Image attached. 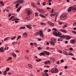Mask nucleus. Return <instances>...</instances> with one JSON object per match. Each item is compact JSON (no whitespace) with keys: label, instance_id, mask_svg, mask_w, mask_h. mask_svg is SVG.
<instances>
[{"label":"nucleus","instance_id":"23","mask_svg":"<svg viewBox=\"0 0 76 76\" xmlns=\"http://www.w3.org/2000/svg\"><path fill=\"white\" fill-rule=\"evenodd\" d=\"M45 54V53L44 52H42L41 53H40V56H44Z\"/></svg>","mask_w":76,"mask_h":76},{"label":"nucleus","instance_id":"20","mask_svg":"<svg viewBox=\"0 0 76 76\" xmlns=\"http://www.w3.org/2000/svg\"><path fill=\"white\" fill-rule=\"evenodd\" d=\"M28 65L30 68H31V69H32L33 67V66L31 64H28Z\"/></svg>","mask_w":76,"mask_h":76},{"label":"nucleus","instance_id":"27","mask_svg":"<svg viewBox=\"0 0 76 76\" xmlns=\"http://www.w3.org/2000/svg\"><path fill=\"white\" fill-rule=\"evenodd\" d=\"M68 55H69V56H74V55L72 53V52H70Z\"/></svg>","mask_w":76,"mask_h":76},{"label":"nucleus","instance_id":"51","mask_svg":"<svg viewBox=\"0 0 76 76\" xmlns=\"http://www.w3.org/2000/svg\"><path fill=\"white\" fill-rule=\"evenodd\" d=\"M6 70L7 71H9L10 70V68H6Z\"/></svg>","mask_w":76,"mask_h":76},{"label":"nucleus","instance_id":"40","mask_svg":"<svg viewBox=\"0 0 76 76\" xmlns=\"http://www.w3.org/2000/svg\"><path fill=\"white\" fill-rule=\"evenodd\" d=\"M19 4L18 3L17 4L16 6V9L18 8V6H19Z\"/></svg>","mask_w":76,"mask_h":76},{"label":"nucleus","instance_id":"7","mask_svg":"<svg viewBox=\"0 0 76 76\" xmlns=\"http://www.w3.org/2000/svg\"><path fill=\"white\" fill-rule=\"evenodd\" d=\"M40 36L42 38H44V35L42 33V31L40 30Z\"/></svg>","mask_w":76,"mask_h":76},{"label":"nucleus","instance_id":"52","mask_svg":"<svg viewBox=\"0 0 76 76\" xmlns=\"http://www.w3.org/2000/svg\"><path fill=\"white\" fill-rule=\"evenodd\" d=\"M35 16H38V13L36 12L35 13Z\"/></svg>","mask_w":76,"mask_h":76},{"label":"nucleus","instance_id":"16","mask_svg":"<svg viewBox=\"0 0 76 76\" xmlns=\"http://www.w3.org/2000/svg\"><path fill=\"white\" fill-rule=\"evenodd\" d=\"M11 54L12 56H13L14 58H16V55L14 53H12Z\"/></svg>","mask_w":76,"mask_h":76},{"label":"nucleus","instance_id":"54","mask_svg":"<svg viewBox=\"0 0 76 76\" xmlns=\"http://www.w3.org/2000/svg\"><path fill=\"white\" fill-rule=\"evenodd\" d=\"M76 22H74L73 24V26H76Z\"/></svg>","mask_w":76,"mask_h":76},{"label":"nucleus","instance_id":"34","mask_svg":"<svg viewBox=\"0 0 76 76\" xmlns=\"http://www.w3.org/2000/svg\"><path fill=\"white\" fill-rule=\"evenodd\" d=\"M40 34V32H37L35 33V35H39Z\"/></svg>","mask_w":76,"mask_h":76},{"label":"nucleus","instance_id":"19","mask_svg":"<svg viewBox=\"0 0 76 76\" xmlns=\"http://www.w3.org/2000/svg\"><path fill=\"white\" fill-rule=\"evenodd\" d=\"M63 53L64 55H66V56H69V54H68V53L66 51L64 52Z\"/></svg>","mask_w":76,"mask_h":76},{"label":"nucleus","instance_id":"31","mask_svg":"<svg viewBox=\"0 0 76 76\" xmlns=\"http://www.w3.org/2000/svg\"><path fill=\"white\" fill-rule=\"evenodd\" d=\"M6 74H7V71L5 70L4 72V75H5V76H6Z\"/></svg>","mask_w":76,"mask_h":76},{"label":"nucleus","instance_id":"43","mask_svg":"<svg viewBox=\"0 0 76 76\" xmlns=\"http://www.w3.org/2000/svg\"><path fill=\"white\" fill-rule=\"evenodd\" d=\"M72 32L73 33V34H74L76 35V31H72Z\"/></svg>","mask_w":76,"mask_h":76},{"label":"nucleus","instance_id":"6","mask_svg":"<svg viewBox=\"0 0 76 76\" xmlns=\"http://www.w3.org/2000/svg\"><path fill=\"white\" fill-rule=\"evenodd\" d=\"M48 25H49L52 26H54V24L50 21H48Z\"/></svg>","mask_w":76,"mask_h":76},{"label":"nucleus","instance_id":"47","mask_svg":"<svg viewBox=\"0 0 76 76\" xmlns=\"http://www.w3.org/2000/svg\"><path fill=\"white\" fill-rule=\"evenodd\" d=\"M12 57H9L8 58V60H12Z\"/></svg>","mask_w":76,"mask_h":76},{"label":"nucleus","instance_id":"18","mask_svg":"<svg viewBox=\"0 0 76 76\" xmlns=\"http://www.w3.org/2000/svg\"><path fill=\"white\" fill-rule=\"evenodd\" d=\"M23 35L24 36V37H27V36H28V34H27V33L25 32L24 33Z\"/></svg>","mask_w":76,"mask_h":76},{"label":"nucleus","instance_id":"62","mask_svg":"<svg viewBox=\"0 0 76 76\" xmlns=\"http://www.w3.org/2000/svg\"><path fill=\"white\" fill-rule=\"evenodd\" d=\"M34 45V44H33V43H30V45L32 46V45Z\"/></svg>","mask_w":76,"mask_h":76},{"label":"nucleus","instance_id":"2","mask_svg":"<svg viewBox=\"0 0 76 76\" xmlns=\"http://www.w3.org/2000/svg\"><path fill=\"white\" fill-rule=\"evenodd\" d=\"M51 72L52 73H58V71L57 68H53L51 70Z\"/></svg>","mask_w":76,"mask_h":76},{"label":"nucleus","instance_id":"56","mask_svg":"<svg viewBox=\"0 0 76 76\" xmlns=\"http://www.w3.org/2000/svg\"><path fill=\"white\" fill-rule=\"evenodd\" d=\"M26 53H29V50H26Z\"/></svg>","mask_w":76,"mask_h":76},{"label":"nucleus","instance_id":"64","mask_svg":"<svg viewBox=\"0 0 76 76\" xmlns=\"http://www.w3.org/2000/svg\"><path fill=\"white\" fill-rule=\"evenodd\" d=\"M46 76H49L48 75V74L46 73Z\"/></svg>","mask_w":76,"mask_h":76},{"label":"nucleus","instance_id":"5","mask_svg":"<svg viewBox=\"0 0 76 76\" xmlns=\"http://www.w3.org/2000/svg\"><path fill=\"white\" fill-rule=\"evenodd\" d=\"M72 8V11L74 12H75L76 11V5H73Z\"/></svg>","mask_w":76,"mask_h":76},{"label":"nucleus","instance_id":"28","mask_svg":"<svg viewBox=\"0 0 76 76\" xmlns=\"http://www.w3.org/2000/svg\"><path fill=\"white\" fill-rule=\"evenodd\" d=\"M50 60L51 61H55V59L54 58H52L50 59Z\"/></svg>","mask_w":76,"mask_h":76},{"label":"nucleus","instance_id":"46","mask_svg":"<svg viewBox=\"0 0 76 76\" xmlns=\"http://www.w3.org/2000/svg\"><path fill=\"white\" fill-rule=\"evenodd\" d=\"M58 23L60 25L61 24H62V22L61 21H59L58 22Z\"/></svg>","mask_w":76,"mask_h":76},{"label":"nucleus","instance_id":"10","mask_svg":"<svg viewBox=\"0 0 76 76\" xmlns=\"http://www.w3.org/2000/svg\"><path fill=\"white\" fill-rule=\"evenodd\" d=\"M50 62V60H47L46 61L44 62L43 63L47 65L48 63H49Z\"/></svg>","mask_w":76,"mask_h":76},{"label":"nucleus","instance_id":"57","mask_svg":"<svg viewBox=\"0 0 76 76\" xmlns=\"http://www.w3.org/2000/svg\"><path fill=\"white\" fill-rule=\"evenodd\" d=\"M8 16H9V17H10V16H12V15H11V14L9 13L8 14Z\"/></svg>","mask_w":76,"mask_h":76},{"label":"nucleus","instance_id":"15","mask_svg":"<svg viewBox=\"0 0 76 76\" xmlns=\"http://www.w3.org/2000/svg\"><path fill=\"white\" fill-rule=\"evenodd\" d=\"M44 52L45 53V54L47 56H49L50 55V53L49 52H47L45 51H44Z\"/></svg>","mask_w":76,"mask_h":76},{"label":"nucleus","instance_id":"14","mask_svg":"<svg viewBox=\"0 0 76 76\" xmlns=\"http://www.w3.org/2000/svg\"><path fill=\"white\" fill-rule=\"evenodd\" d=\"M21 8H22V6H20L19 7L17 10V12H19V10H20Z\"/></svg>","mask_w":76,"mask_h":76},{"label":"nucleus","instance_id":"30","mask_svg":"<svg viewBox=\"0 0 76 76\" xmlns=\"http://www.w3.org/2000/svg\"><path fill=\"white\" fill-rule=\"evenodd\" d=\"M31 11L28 10L27 12V13H28L29 15H30V14H31Z\"/></svg>","mask_w":76,"mask_h":76},{"label":"nucleus","instance_id":"59","mask_svg":"<svg viewBox=\"0 0 76 76\" xmlns=\"http://www.w3.org/2000/svg\"><path fill=\"white\" fill-rule=\"evenodd\" d=\"M38 50H42V48H41V47H39V48H38Z\"/></svg>","mask_w":76,"mask_h":76},{"label":"nucleus","instance_id":"49","mask_svg":"<svg viewBox=\"0 0 76 76\" xmlns=\"http://www.w3.org/2000/svg\"><path fill=\"white\" fill-rule=\"evenodd\" d=\"M46 4V3H45V2H44L43 3V6H45Z\"/></svg>","mask_w":76,"mask_h":76},{"label":"nucleus","instance_id":"35","mask_svg":"<svg viewBox=\"0 0 76 76\" xmlns=\"http://www.w3.org/2000/svg\"><path fill=\"white\" fill-rule=\"evenodd\" d=\"M35 61H37V62H39L40 61H41V59H36L35 60Z\"/></svg>","mask_w":76,"mask_h":76},{"label":"nucleus","instance_id":"4","mask_svg":"<svg viewBox=\"0 0 76 76\" xmlns=\"http://www.w3.org/2000/svg\"><path fill=\"white\" fill-rule=\"evenodd\" d=\"M23 2H24V1H23V0H18L16 2H15V3H19V4H22V3H23Z\"/></svg>","mask_w":76,"mask_h":76},{"label":"nucleus","instance_id":"39","mask_svg":"<svg viewBox=\"0 0 76 76\" xmlns=\"http://www.w3.org/2000/svg\"><path fill=\"white\" fill-rule=\"evenodd\" d=\"M40 16L41 17H42V18H45V16L41 14H40Z\"/></svg>","mask_w":76,"mask_h":76},{"label":"nucleus","instance_id":"38","mask_svg":"<svg viewBox=\"0 0 76 76\" xmlns=\"http://www.w3.org/2000/svg\"><path fill=\"white\" fill-rule=\"evenodd\" d=\"M58 36L59 35H62V34H61V32H58Z\"/></svg>","mask_w":76,"mask_h":76},{"label":"nucleus","instance_id":"60","mask_svg":"<svg viewBox=\"0 0 76 76\" xmlns=\"http://www.w3.org/2000/svg\"><path fill=\"white\" fill-rule=\"evenodd\" d=\"M31 5L32 6H34V3H31Z\"/></svg>","mask_w":76,"mask_h":76},{"label":"nucleus","instance_id":"8","mask_svg":"<svg viewBox=\"0 0 76 76\" xmlns=\"http://www.w3.org/2000/svg\"><path fill=\"white\" fill-rule=\"evenodd\" d=\"M73 9V7L71 6L70 7L69 9L68 10V12H70L71 11H72V9Z\"/></svg>","mask_w":76,"mask_h":76},{"label":"nucleus","instance_id":"45","mask_svg":"<svg viewBox=\"0 0 76 76\" xmlns=\"http://www.w3.org/2000/svg\"><path fill=\"white\" fill-rule=\"evenodd\" d=\"M48 72V70L47 69L45 70L44 71V72H45V73H47Z\"/></svg>","mask_w":76,"mask_h":76},{"label":"nucleus","instance_id":"24","mask_svg":"<svg viewBox=\"0 0 76 76\" xmlns=\"http://www.w3.org/2000/svg\"><path fill=\"white\" fill-rule=\"evenodd\" d=\"M53 14L54 15V16H57V15H58V13L54 12L53 13Z\"/></svg>","mask_w":76,"mask_h":76},{"label":"nucleus","instance_id":"53","mask_svg":"<svg viewBox=\"0 0 76 76\" xmlns=\"http://www.w3.org/2000/svg\"><path fill=\"white\" fill-rule=\"evenodd\" d=\"M69 50L70 51H73V48H70Z\"/></svg>","mask_w":76,"mask_h":76},{"label":"nucleus","instance_id":"41","mask_svg":"<svg viewBox=\"0 0 76 76\" xmlns=\"http://www.w3.org/2000/svg\"><path fill=\"white\" fill-rule=\"evenodd\" d=\"M50 16L52 18L53 17H54V16H55V15H54V14L53 13V14H50Z\"/></svg>","mask_w":76,"mask_h":76},{"label":"nucleus","instance_id":"3","mask_svg":"<svg viewBox=\"0 0 76 76\" xmlns=\"http://www.w3.org/2000/svg\"><path fill=\"white\" fill-rule=\"evenodd\" d=\"M66 17L67 14L65 13H64L62 15V16L61 17V18L62 19H64L66 18Z\"/></svg>","mask_w":76,"mask_h":76},{"label":"nucleus","instance_id":"11","mask_svg":"<svg viewBox=\"0 0 76 76\" xmlns=\"http://www.w3.org/2000/svg\"><path fill=\"white\" fill-rule=\"evenodd\" d=\"M65 38L67 39H70L71 38V37L69 36L66 35Z\"/></svg>","mask_w":76,"mask_h":76},{"label":"nucleus","instance_id":"37","mask_svg":"<svg viewBox=\"0 0 76 76\" xmlns=\"http://www.w3.org/2000/svg\"><path fill=\"white\" fill-rule=\"evenodd\" d=\"M16 38V37L14 36L12 38H11V40H13V39H15V38Z\"/></svg>","mask_w":76,"mask_h":76},{"label":"nucleus","instance_id":"17","mask_svg":"<svg viewBox=\"0 0 76 76\" xmlns=\"http://www.w3.org/2000/svg\"><path fill=\"white\" fill-rule=\"evenodd\" d=\"M26 26L28 28V29H32V27L30 25H26Z\"/></svg>","mask_w":76,"mask_h":76},{"label":"nucleus","instance_id":"44","mask_svg":"<svg viewBox=\"0 0 76 76\" xmlns=\"http://www.w3.org/2000/svg\"><path fill=\"white\" fill-rule=\"evenodd\" d=\"M8 38H9V37L6 38L4 39V41H7L8 39Z\"/></svg>","mask_w":76,"mask_h":76},{"label":"nucleus","instance_id":"21","mask_svg":"<svg viewBox=\"0 0 76 76\" xmlns=\"http://www.w3.org/2000/svg\"><path fill=\"white\" fill-rule=\"evenodd\" d=\"M58 41H63V38L61 37L59 38L58 39Z\"/></svg>","mask_w":76,"mask_h":76},{"label":"nucleus","instance_id":"25","mask_svg":"<svg viewBox=\"0 0 76 76\" xmlns=\"http://www.w3.org/2000/svg\"><path fill=\"white\" fill-rule=\"evenodd\" d=\"M40 25H43L44 26H45V25H46L45 23H41Z\"/></svg>","mask_w":76,"mask_h":76},{"label":"nucleus","instance_id":"9","mask_svg":"<svg viewBox=\"0 0 76 76\" xmlns=\"http://www.w3.org/2000/svg\"><path fill=\"white\" fill-rule=\"evenodd\" d=\"M53 34L54 35H55V36H56V37H57L58 36V33H57V32L56 31H53Z\"/></svg>","mask_w":76,"mask_h":76},{"label":"nucleus","instance_id":"1","mask_svg":"<svg viewBox=\"0 0 76 76\" xmlns=\"http://www.w3.org/2000/svg\"><path fill=\"white\" fill-rule=\"evenodd\" d=\"M50 44L53 45V46H54L56 44V39L54 38H52L51 39V41H49Z\"/></svg>","mask_w":76,"mask_h":76},{"label":"nucleus","instance_id":"33","mask_svg":"<svg viewBox=\"0 0 76 76\" xmlns=\"http://www.w3.org/2000/svg\"><path fill=\"white\" fill-rule=\"evenodd\" d=\"M38 11H39V12H40V13H43V10H39Z\"/></svg>","mask_w":76,"mask_h":76},{"label":"nucleus","instance_id":"61","mask_svg":"<svg viewBox=\"0 0 76 76\" xmlns=\"http://www.w3.org/2000/svg\"><path fill=\"white\" fill-rule=\"evenodd\" d=\"M72 58V60H76V58Z\"/></svg>","mask_w":76,"mask_h":76},{"label":"nucleus","instance_id":"29","mask_svg":"<svg viewBox=\"0 0 76 76\" xmlns=\"http://www.w3.org/2000/svg\"><path fill=\"white\" fill-rule=\"evenodd\" d=\"M26 19L27 20H29V19H30V17L29 16V15H28L26 17Z\"/></svg>","mask_w":76,"mask_h":76},{"label":"nucleus","instance_id":"13","mask_svg":"<svg viewBox=\"0 0 76 76\" xmlns=\"http://www.w3.org/2000/svg\"><path fill=\"white\" fill-rule=\"evenodd\" d=\"M4 50H3V47H1L0 48V52L1 53H3V52H4Z\"/></svg>","mask_w":76,"mask_h":76},{"label":"nucleus","instance_id":"50","mask_svg":"<svg viewBox=\"0 0 76 76\" xmlns=\"http://www.w3.org/2000/svg\"><path fill=\"white\" fill-rule=\"evenodd\" d=\"M67 26L66 25H65L63 27V28H64L65 27H67Z\"/></svg>","mask_w":76,"mask_h":76},{"label":"nucleus","instance_id":"32","mask_svg":"<svg viewBox=\"0 0 76 76\" xmlns=\"http://www.w3.org/2000/svg\"><path fill=\"white\" fill-rule=\"evenodd\" d=\"M0 4H1V6H4V3H3V2L2 1H0Z\"/></svg>","mask_w":76,"mask_h":76},{"label":"nucleus","instance_id":"36","mask_svg":"<svg viewBox=\"0 0 76 76\" xmlns=\"http://www.w3.org/2000/svg\"><path fill=\"white\" fill-rule=\"evenodd\" d=\"M20 38H21V36H18L17 38V40H18L19 39H20Z\"/></svg>","mask_w":76,"mask_h":76},{"label":"nucleus","instance_id":"26","mask_svg":"<svg viewBox=\"0 0 76 76\" xmlns=\"http://www.w3.org/2000/svg\"><path fill=\"white\" fill-rule=\"evenodd\" d=\"M60 37L61 38H66V36L64 35H62L60 36Z\"/></svg>","mask_w":76,"mask_h":76},{"label":"nucleus","instance_id":"58","mask_svg":"<svg viewBox=\"0 0 76 76\" xmlns=\"http://www.w3.org/2000/svg\"><path fill=\"white\" fill-rule=\"evenodd\" d=\"M11 18H12V19H13V18H15V16H12Z\"/></svg>","mask_w":76,"mask_h":76},{"label":"nucleus","instance_id":"63","mask_svg":"<svg viewBox=\"0 0 76 76\" xmlns=\"http://www.w3.org/2000/svg\"><path fill=\"white\" fill-rule=\"evenodd\" d=\"M64 69H67V66H65L64 67Z\"/></svg>","mask_w":76,"mask_h":76},{"label":"nucleus","instance_id":"48","mask_svg":"<svg viewBox=\"0 0 76 76\" xmlns=\"http://www.w3.org/2000/svg\"><path fill=\"white\" fill-rule=\"evenodd\" d=\"M54 12V9H52L50 11V13H53Z\"/></svg>","mask_w":76,"mask_h":76},{"label":"nucleus","instance_id":"22","mask_svg":"<svg viewBox=\"0 0 76 76\" xmlns=\"http://www.w3.org/2000/svg\"><path fill=\"white\" fill-rule=\"evenodd\" d=\"M70 42L71 43H72V44H73L74 43H75V41L74 40H71L70 41Z\"/></svg>","mask_w":76,"mask_h":76},{"label":"nucleus","instance_id":"12","mask_svg":"<svg viewBox=\"0 0 76 76\" xmlns=\"http://www.w3.org/2000/svg\"><path fill=\"white\" fill-rule=\"evenodd\" d=\"M60 31L62 32H64V33H67V31L65 30H63V29H60Z\"/></svg>","mask_w":76,"mask_h":76},{"label":"nucleus","instance_id":"42","mask_svg":"<svg viewBox=\"0 0 76 76\" xmlns=\"http://www.w3.org/2000/svg\"><path fill=\"white\" fill-rule=\"evenodd\" d=\"M25 28V27H20V29H24Z\"/></svg>","mask_w":76,"mask_h":76},{"label":"nucleus","instance_id":"55","mask_svg":"<svg viewBox=\"0 0 76 76\" xmlns=\"http://www.w3.org/2000/svg\"><path fill=\"white\" fill-rule=\"evenodd\" d=\"M61 63H63V62H64V60L63 59H62L61 60Z\"/></svg>","mask_w":76,"mask_h":76}]
</instances>
